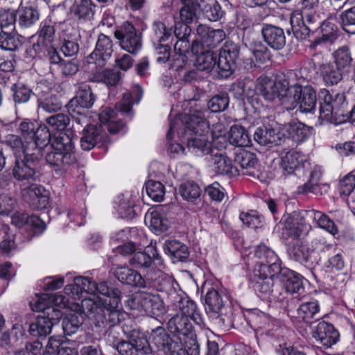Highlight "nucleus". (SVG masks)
Here are the masks:
<instances>
[{
    "mask_svg": "<svg viewBox=\"0 0 355 355\" xmlns=\"http://www.w3.org/2000/svg\"><path fill=\"white\" fill-rule=\"evenodd\" d=\"M175 132L180 141H187L188 150L196 156L211 154L216 149L210 139L209 123L200 110H193L189 114L177 116L170 123L167 139H173Z\"/></svg>",
    "mask_w": 355,
    "mask_h": 355,
    "instance_id": "nucleus-1",
    "label": "nucleus"
},
{
    "mask_svg": "<svg viewBox=\"0 0 355 355\" xmlns=\"http://www.w3.org/2000/svg\"><path fill=\"white\" fill-rule=\"evenodd\" d=\"M259 259L252 272V278L255 282V290L263 300L278 302L276 296L280 294L279 283H275L274 277L280 271L279 259L275 252L266 245H259L254 252Z\"/></svg>",
    "mask_w": 355,
    "mask_h": 355,
    "instance_id": "nucleus-2",
    "label": "nucleus"
},
{
    "mask_svg": "<svg viewBox=\"0 0 355 355\" xmlns=\"http://www.w3.org/2000/svg\"><path fill=\"white\" fill-rule=\"evenodd\" d=\"M21 137L15 135H8L5 142L10 147L16 158L21 154L33 156L40 159L43 156L44 149L49 144L50 131L45 125H39L31 121H22L19 128Z\"/></svg>",
    "mask_w": 355,
    "mask_h": 355,
    "instance_id": "nucleus-3",
    "label": "nucleus"
},
{
    "mask_svg": "<svg viewBox=\"0 0 355 355\" xmlns=\"http://www.w3.org/2000/svg\"><path fill=\"white\" fill-rule=\"evenodd\" d=\"M46 121L52 131L57 132L53 138L50 137L49 144L53 150L46 155V162L60 168L75 164L77 155L72 138L64 132L69 123V116L64 114H57L48 117Z\"/></svg>",
    "mask_w": 355,
    "mask_h": 355,
    "instance_id": "nucleus-4",
    "label": "nucleus"
},
{
    "mask_svg": "<svg viewBox=\"0 0 355 355\" xmlns=\"http://www.w3.org/2000/svg\"><path fill=\"white\" fill-rule=\"evenodd\" d=\"M99 127L90 123V119L86 123L80 139L81 148L85 150L93 148L98 142L105 143L107 139L105 129L111 134L119 132L123 128L122 121L118 120L115 112L110 107H105L99 114Z\"/></svg>",
    "mask_w": 355,
    "mask_h": 355,
    "instance_id": "nucleus-5",
    "label": "nucleus"
},
{
    "mask_svg": "<svg viewBox=\"0 0 355 355\" xmlns=\"http://www.w3.org/2000/svg\"><path fill=\"white\" fill-rule=\"evenodd\" d=\"M301 71L291 70L286 73L278 76L275 80L268 76H261L257 80V89L265 100L270 102H280L283 105L284 98L291 93L292 87L298 84Z\"/></svg>",
    "mask_w": 355,
    "mask_h": 355,
    "instance_id": "nucleus-6",
    "label": "nucleus"
},
{
    "mask_svg": "<svg viewBox=\"0 0 355 355\" xmlns=\"http://www.w3.org/2000/svg\"><path fill=\"white\" fill-rule=\"evenodd\" d=\"M95 287L96 296L104 307V312L97 315L98 324L102 328L116 325L124 315V313L118 309L121 301L120 291L109 288L104 282L99 284L95 283Z\"/></svg>",
    "mask_w": 355,
    "mask_h": 355,
    "instance_id": "nucleus-7",
    "label": "nucleus"
},
{
    "mask_svg": "<svg viewBox=\"0 0 355 355\" xmlns=\"http://www.w3.org/2000/svg\"><path fill=\"white\" fill-rule=\"evenodd\" d=\"M304 81L301 77L298 80V84L292 87L291 93H288V97L284 98L283 105L287 110H293L299 107L301 112L311 113L315 110L317 103V96L315 89L310 85L302 86Z\"/></svg>",
    "mask_w": 355,
    "mask_h": 355,
    "instance_id": "nucleus-8",
    "label": "nucleus"
},
{
    "mask_svg": "<svg viewBox=\"0 0 355 355\" xmlns=\"http://www.w3.org/2000/svg\"><path fill=\"white\" fill-rule=\"evenodd\" d=\"M94 103V97L90 87L86 85L80 86L76 96L67 105L68 112L76 125H81L89 121L86 112Z\"/></svg>",
    "mask_w": 355,
    "mask_h": 355,
    "instance_id": "nucleus-9",
    "label": "nucleus"
},
{
    "mask_svg": "<svg viewBox=\"0 0 355 355\" xmlns=\"http://www.w3.org/2000/svg\"><path fill=\"white\" fill-rule=\"evenodd\" d=\"M279 290L280 294L276 296L279 302H287L290 296L298 297L304 293L303 277L293 270L288 269L281 270Z\"/></svg>",
    "mask_w": 355,
    "mask_h": 355,
    "instance_id": "nucleus-10",
    "label": "nucleus"
},
{
    "mask_svg": "<svg viewBox=\"0 0 355 355\" xmlns=\"http://www.w3.org/2000/svg\"><path fill=\"white\" fill-rule=\"evenodd\" d=\"M128 304L132 309L143 311L152 317L159 316L166 311L159 295L148 293H136L129 300Z\"/></svg>",
    "mask_w": 355,
    "mask_h": 355,
    "instance_id": "nucleus-11",
    "label": "nucleus"
},
{
    "mask_svg": "<svg viewBox=\"0 0 355 355\" xmlns=\"http://www.w3.org/2000/svg\"><path fill=\"white\" fill-rule=\"evenodd\" d=\"M319 118L326 122L338 123L340 116L343 115L341 105L344 103V96L336 94L334 96L326 89L320 92Z\"/></svg>",
    "mask_w": 355,
    "mask_h": 355,
    "instance_id": "nucleus-12",
    "label": "nucleus"
},
{
    "mask_svg": "<svg viewBox=\"0 0 355 355\" xmlns=\"http://www.w3.org/2000/svg\"><path fill=\"white\" fill-rule=\"evenodd\" d=\"M115 37L119 40L123 49L130 53H136L141 48V39L136 32L135 27L125 21L119 30L114 33Z\"/></svg>",
    "mask_w": 355,
    "mask_h": 355,
    "instance_id": "nucleus-13",
    "label": "nucleus"
},
{
    "mask_svg": "<svg viewBox=\"0 0 355 355\" xmlns=\"http://www.w3.org/2000/svg\"><path fill=\"white\" fill-rule=\"evenodd\" d=\"M112 46V42L109 37L100 34L95 49L86 58L87 62L89 64H94L96 68L101 69L113 53Z\"/></svg>",
    "mask_w": 355,
    "mask_h": 355,
    "instance_id": "nucleus-14",
    "label": "nucleus"
},
{
    "mask_svg": "<svg viewBox=\"0 0 355 355\" xmlns=\"http://www.w3.org/2000/svg\"><path fill=\"white\" fill-rule=\"evenodd\" d=\"M60 310L48 309L46 315L37 316L36 320L29 327L33 336H46L51 331L53 326L62 317Z\"/></svg>",
    "mask_w": 355,
    "mask_h": 355,
    "instance_id": "nucleus-15",
    "label": "nucleus"
},
{
    "mask_svg": "<svg viewBox=\"0 0 355 355\" xmlns=\"http://www.w3.org/2000/svg\"><path fill=\"white\" fill-rule=\"evenodd\" d=\"M211 49L200 45L198 41L192 44L191 51L196 55L195 64L198 70L207 73L216 71L218 55Z\"/></svg>",
    "mask_w": 355,
    "mask_h": 355,
    "instance_id": "nucleus-16",
    "label": "nucleus"
},
{
    "mask_svg": "<svg viewBox=\"0 0 355 355\" xmlns=\"http://www.w3.org/2000/svg\"><path fill=\"white\" fill-rule=\"evenodd\" d=\"M238 54L239 50L235 45L225 46L220 50L216 67V72L220 77L227 78L232 73Z\"/></svg>",
    "mask_w": 355,
    "mask_h": 355,
    "instance_id": "nucleus-17",
    "label": "nucleus"
},
{
    "mask_svg": "<svg viewBox=\"0 0 355 355\" xmlns=\"http://www.w3.org/2000/svg\"><path fill=\"white\" fill-rule=\"evenodd\" d=\"M33 156L17 157L12 168V175L18 181H34L36 178V161Z\"/></svg>",
    "mask_w": 355,
    "mask_h": 355,
    "instance_id": "nucleus-18",
    "label": "nucleus"
},
{
    "mask_svg": "<svg viewBox=\"0 0 355 355\" xmlns=\"http://www.w3.org/2000/svg\"><path fill=\"white\" fill-rule=\"evenodd\" d=\"M130 263L140 268H148L152 263L157 267L158 270L164 268L162 259L157 252L155 243L152 242L146 246L145 252L135 253L130 259Z\"/></svg>",
    "mask_w": 355,
    "mask_h": 355,
    "instance_id": "nucleus-19",
    "label": "nucleus"
},
{
    "mask_svg": "<svg viewBox=\"0 0 355 355\" xmlns=\"http://www.w3.org/2000/svg\"><path fill=\"white\" fill-rule=\"evenodd\" d=\"M210 155L209 164L215 173L228 176H236L239 174V170L233 166L231 159L218 148H216Z\"/></svg>",
    "mask_w": 355,
    "mask_h": 355,
    "instance_id": "nucleus-20",
    "label": "nucleus"
},
{
    "mask_svg": "<svg viewBox=\"0 0 355 355\" xmlns=\"http://www.w3.org/2000/svg\"><path fill=\"white\" fill-rule=\"evenodd\" d=\"M65 294L70 295L75 300H80L85 297V295L96 294L95 282L87 277H76L73 284H68L64 287Z\"/></svg>",
    "mask_w": 355,
    "mask_h": 355,
    "instance_id": "nucleus-21",
    "label": "nucleus"
},
{
    "mask_svg": "<svg viewBox=\"0 0 355 355\" xmlns=\"http://www.w3.org/2000/svg\"><path fill=\"white\" fill-rule=\"evenodd\" d=\"M198 37L193 43L198 41L203 47L214 48L225 38V33L221 29H211L206 25L199 24L196 28Z\"/></svg>",
    "mask_w": 355,
    "mask_h": 355,
    "instance_id": "nucleus-22",
    "label": "nucleus"
},
{
    "mask_svg": "<svg viewBox=\"0 0 355 355\" xmlns=\"http://www.w3.org/2000/svg\"><path fill=\"white\" fill-rule=\"evenodd\" d=\"M339 336V333L334 327L324 321L320 322L313 330V337L326 347L336 344Z\"/></svg>",
    "mask_w": 355,
    "mask_h": 355,
    "instance_id": "nucleus-23",
    "label": "nucleus"
},
{
    "mask_svg": "<svg viewBox=\"0 0 355 355\" xmlns=\"http://www.w3.org/2000/svg\"><path fill=\"white\" fill-rule=\"evenodd\" d=\"M18 24L21 28L34 26L40 19V12L33 2L23 0L17 10Z\"/></svg>",
    "mask_w": 355,
    "mask_h": 355,
    "instance_id": "nucleus-24",
    "label": "nucleus"
},
{
    "mask_svg": "<svg viewBox=\"0 0 355 355\" xmlns=\"http://www.w3.org/2000/svg\"><path fill=\"white\" fill-rule=\"evenodd\" d=\"M303 213H308V211L294 212L285 222L286 228L291 231L290 234L295 238L299 237L302 232L311 230L310 218L305 216Z\"/></svg>",
    "mask_w": 355,
    "mask_h": 355,
    "instance_id": "nucleus-25",
    "label": "nucleus"
},
{
    "mask_svg": "<svg viewBox=\"0 0 355 355\" xmlns=\"http://www.w3.org/2000/svg\"><path fill=\"white\" fill-rule=\"evenodd\" d=\"M114 275L119 281L123 284L139 288L147 287V282L141 275L125 266H117L114 270Z\"/></svg>",
    "mask_w": 355,
    "mask_h": 355,
    "instance_id": "nucleus-26",
    "label": "nucleus"
},
{
    "mask_svg": "<svg viewBox=\"0 0 355 355\" xmlns=\"http://www.w3.org/2000/svg\"><path fill=\"white\" fill-rule=\"evenodd\" d=\"M145 220L157 234L166 232L171 225V223L166 215L165 209L163 207H159L147 213Z\"/></svg>",
    "mask_w": 355,
    "mask_h": 355,
    "instance_id": "nucleus-27",
    "label": "nucleus"
},
{
    "mask_svg": "<svg viewBox=\"0 0 355 355\" xmlns=\"http://www.w3.org/2000/svg\"><path fill=\"white\" fill-rule=\"evenodd\" d=\"M309 164L306 162V157L294 150L286 152L282 157L281 166L287 174H291L295 171H300L301 167L304 168Z\"/></svg>",
    "mask_w": 355,
    "mask_h": 355,
    "instance_id": "nucleus-28",
    "label": "nucleus"
},
{
    "mask_svg": "<svg viewBox=\"0 0 355 355\" xmlns=\"http://www.w3.org/2000/svg\"><path fill=\"white\" fill-rule=\"evenodd\" d=\"M262 35L268 45L275 50L282 49L286 44V36L282 28L266 24L262 28Z\"/></svg>",
    "mask_w": 355,
    "mask_h": 355,
    "instance_id": "nucleus-29",
    "label": "nucleus"
},
{
    "mask_svg": "<svg viewBox=\"0 0 355 355\" xmlns=\"http://www.w3.org/2000/svg\"><path fill=\"white\" fill-rule=\"evenodd\" d=\"M104 309L102 302L96 296V294L92 295V297H83L81 299V304L78 303L76 304V311H82L85 315L95 321V325L99 327L97 321V315L102 314Z\"/></svg>",
    "mask_w": 355,
    "mask_h": 355,
    "instance_id": "nucleus-30",
    "label": "nucleus"
},
{
    "mask_svg": "<svg viewBox=\"0 0 355 355\" xmlns=\"http://www.w3.org/2000/svg\"><path fill=\"white\" fill-rule=\"evenodd\" d=\"M235 162L241 166L243 175L258 176L257 171L255 170L257 159L253 153L244 149H240L236 153Z\"/></svg>",
    "mask_w": 355,
    "mask_h": 355,
    "instance_id": "nucleus-31",
    "label": "nucleus"
},
{
    "mask_svg": "<svg viewBox=\"0 0 355 355\" xmlns=\"http://www.w3.org/2000/svg\"><path fill=\"white\" fill-rule=\"evenodd\" d=\"M318 73L327 85H337L343 79V71L329 62L322 63L318 67Z\"/></svg>",
    "mask_w": 355,
    "mask_h": 355,
    "instance_id": "nucleus-32",
    "label": "nucleus"
},
{
    "mask_svg": "<svg viewBox=\"0 0 355 355\" xmlns=\"http://www.w3.org/2000/svg\"><path fill=\"white\" fill-rule=\"evenodd\" d=\"M303 214L305 216L310 218L313 224L316 227L325 230L332 235L337 234L338 230L334 221L325 214L314 209L308 210V213Z\"/></svg>",
    "mask_w": 355,
    "mask_h": 355,
    "instance_id": "nucleus-33",
    "label": "nucleus"
},
{
    "mask_svg": "<svg viewBox=\"0 0 355 355\" xmlns=\"http://www.w3.org/2000/svg\"><path fill=\"white\" fill-rule=\"evenodd\" d=\"M182 7L180 10V19L182 23H191L200 13V6L198 0H180Z\"/></svg>",
    "mask_w": 355,
    "mask_h": 355,
    "instance_id": "nucleus-34",
    "label": "nucleus"
},
{
    "mask_svg": "<svg viewBox=\"0 0 355 355\" xmlns=\"http://www.w3.org/2000/svg\"><path fill=\"white\" fill-rule=\"evenodd\" d=\"M175 306L179 309L178 313L190 318L198 324L201 323L202 318L197 311L196 304L194 302L190 300L188 297H183L177 302Z\"/></svg>",
    "mask_w": 355,
    "mask_h": 355,
    "instance_id": "nucleus-35",
    "label": "nucleus"
},
{
    "mask_svg": "<svg viewBox=\"0 0 355 355\" xmlns=\"http://www.w3.org/2000/svg\"><path fill=\"white\" fill-rule=\"evenodd\" d=\"M288 136L296 142L306 139L311 133V128L299 121H292L285 125Z\"/></svg>",
    "mask_w": 355,
    "mask_h": 355,
    "instance_id": "nucleus-36",
    "label": "nucleus"
},
{
    "mask_svg": "<svg viewBox=\"0 0 355 355\" xmlns=\"http://www.w3.org/2000/svg\"><path fill=\"white\" fill-rule=\"evenodd\" d=\"M190 320V318L178 313L168 322V328L172 333L187 336L192 329Z\"/></svg>",
    "mask_w": 355,
    "mask_h": 355,
    "instance_id": "nucleus-37",
    "label": "nucleus"
},
{
    "mask_svg": "<svg viewBox=\"0 0 355 355\" xmlns=\"http://www.w3.org/2000/svg\"><path fill=\"white\" fill-rule=\"evenodd\" d=\"M163 249L166 254L182 261L189 256L187 247L176 240H166L163 245Z\"/></svg>",
    "mask_w": 355,
    "mask_h": 355,
    "instance_id": "nucleus-38",
    "label": "nucleus"
},
{
    "mask_svg": "<svg viewBox=\"0 0 355 355\" xmlns=\"http://www.w3.org/2000/svg\"><path fill=\"white\" fill-rule=\"evenodd\" d=\"M55 37L54 26L49 21H43L40 24L38 32L37 44L44 47L50 46Z\"/></svg>",
    "mask_w": 355,
    "mask_h": 355,
    "instance_id": "nucleus-39",
    "label": "nucleus"
},
{
    "mask_svg": "<svg viewBox=\"0 0 355 355\" xmlns=\"http://www.w3.org/2000/svg\"><path fill=\"white\" fill-rule=\"evenodd\" d=\"M210 139L215 148H224L227 146L226 128L223 123L218 122L212 125L209 130Z\"/></svg>",
    "mask_w": 355,
    "mask_h": 355,
    "instance_id": "nucleus-40",
    "label": "nucleus"
},
{
    "mask_svg": "<svg viewBox=\"0 0 355 355\" xmlns=\"http://www.w3.org/2000/svg\"><path fill=\"white\" fill-rule=\"evenodd\" d=\"M83 322V315L78 311L67 314L62 322V329L65 334L71 336L77 332Z\"/></svg>",
    "mask_w": 355,
    "mask_h": 355,
    "instance_id": "nucleus-41",
    "label": "nucleus"
},
{
    "mask_svg": "<svg viewBox=\"0 0 355 355\" xmlns=\"http://www.w3.org/2000/svg\"><path fill=\"white\" fill-rule=\"evenodd\" d=\"M229 141L236 146H248L250 139L246 130L241 125H232L229 132Z\"/></svg>",
    "mask_w": 355,
    "mask_h": 355,
    "instance_id": "nucleus-42",
    "label": "nucleus"
},
{
    "mask_svg": "<svg viewBox=\"0 0 355 355\" xmlns=\"http://www.w3.org/2000/svg\"><path fill=\"white\" fill-rule=\"evenodd\" d=\"M129 337L131 340L135 341V352L134 355H151L152 349L148 340L142 333L132 330L130 332Z\"/></svg>",
    "mask_w": 355,
    "mask_h": 355,
    "instance_id": "nucleus-43",
    "label": "nucleus"
},
{
    "mask_svg": "<svg viewBox=\"0 0 355 355\" xmlns=\"http://www.w3.org/2000/svg\"><path fill=\"white\" fill-rule=\"evenodd\" d=\"M71 15L78 19H87L93 15L90 0H76L70 8Z\"/></svg>",
    "mask_w": 355,
    "mask_h": 355,
    "instance_id": "nucleus-44",
    "label": "nucleus"
},
{
    "mask_svg": "<svg viewBox=\"0 0 355 355\" xmlns=\"http://www.w3.org/2000/svg\"><path fill=\"white\" fill-rule=\"evenodd\" d=\"M135 200L130 194H123L119 196L117 211L119 214L125 218H132L135 215Z\"/></svg>",
    "mask_w": 355,
    "mask_h": 355,
    "instance_id": "nucleus-45",
    "label": "nucleus"
},
{
    "mask_svg": "<svg viewBox=\"0 0 355 355\" xmlns=\"http://www.w3.org/2000/svg\"><path fill=\"white\" fill-rule=\"evenodd\" d=\"M33 203L37 204L38 209H44L49 205V198L43 187L37 184H32L27 190Z\"/></svg>",
    "mask_w": 355,
    "mask_h": 355,
    "instance_id": "nucleus-46",
    "label": "nucleus"
},
{
    "mask_svg": "<svg viewBox=\"0 0 355 355\" xmlns=\"http://www.w3.org/2000/svg\"><path fill=\"white\" fill-rule=\"evenodd\" d=\"M51 296L47 293L35 294L30 302V305L33 311H42V315H46L48 309L59 310L54 307H51Z\"/></svg>",
    "mask_w": 355,
    "mask_h": 355,
    "instance_id": "nucleus-47",
    "label": "nucleus"
},
{
    "mask_svg": "<svg viewBox=\"0 0 355 355\" xmlns=\"http://www.w3.org/2000/svg\"><path fill=\"white\" fill-rule=\"evenodd\" d=\"M243 85L245 87L244 96L248 102L252 104L256 111L260 110L261 106L258 102V94L256 89L257 88V84H256L250 78H245L243 80Z\"/></svg>",
    "mask_w": 355,
    "mask_h": 355,
    "instance_id": "nucleus-48",
    "label": "nucleus"
},
{
    "mask_svg": "<svg viewBox=\"0 0 355 355\" xmlns=\"http://www.w3.org/2000/svg\"><path fill=\"white\" fill-rule=\"evenodd\" d=\"M11 89L13 92V99L17 103L28 102L33 94L31 89L21 82L14 84Z\"/></svg>",
    "mask_w": 355,
    "mask_h": 355,
    "instance_id": "nucleus-49",
    "label": "nucleus"
},
{
    "mask_svg": "<svg viewBox=\"0 0 355 355\" xmlns=\"http://www.w3.org/2000/svg\"><path fill=\"white\" fill-rule=\"evenodd\" d=\"M336 66L343 71L349 67L352 61L351 52L347 46H342L334 53Z\"/></svg>",
    "mask_w": 355,
    "mask_h": 355,
    "instance_id": "nucleus-50",
    "label": "nucleus"
},
{
    "mask_svg": "<svg viewBox=\"0 0 355 355\" xmlns=\"http://www.w3.org/2000/svg\"><path fill=\"white\" fill-rule=\"evenodd\" d=\"M320 308L317 301H311L300 305L297 310V315L306 322H309L319 312Z\"/></svg>",
    "mask_w": 355,
    "mask_h": 355,
    "instance_id": "nucleus-51",
    "label": "nucleus"
},
{
    "mask_svg": "<svg viewBox=\"0 0 355 355\" xmlns=\"http://www.w3.org/2000/svg\"><path fill=\"white\" fill-rule=\"evenodd\" d=\"M171 31L167 29L162 21H156L152 26L151 40L154 45L161 43L168 39Z\"/></svg>",
    "mask_w": 355,
    "mask_h": 355,
    "instance_id": "nucleus-52",
    "label": "nucleus"
},
{
    "mask_svg": "<svg viewBox=\"0 0 355 355\" xmlns=\"http://www.w3.org/2000/svg\"><path fill=\"white\" fill-rule=\"evenodd\" d=\"M146 191L148 196L154 201L161 202L164 199L165 189L163 184L153 180L146 184Z\"/></svg>",
    "mask_w": 355,
    "mask_h": 355,
    "instance_id": "nucleus-53",
    "label": "nucleus"
},
{
    "mask_svg": "<svg viewBox=\"0 0 355 355\" xmlns=\"http://www.w3.org/2000/svg\"><path fill=\"white\" fill-rule=\"evenodd\" d=\"M205 304L209 310L214 313H218L223 306V301L218 291L210 288L207 291L205 297Z\"/></svg>",
    "mask_w": 355,
    "mask_h": 355,
    "instance_id": "nucleus-54",
    "label": "nucleus"
},
{
    "mask_svg": "<svg viewBox=\"0 0 355 355\" xmlns=\"http://www.w3.org/2000/svg\"><path fill=\"white\" fill-rule=\"evenodd\" d=\"M254 138L260 144L276 142V133L272 128H258L254 132Z\"/></svg>",
    "mask_w": 355,
    "mask_h": 355,
    "instance_id": "nucleus-55",
    "label": "nucleus"
},
{
    "mask_svg": "<svg viewBox=\"0 0 355 355\" xmlns=\"http://www.w3.org/2000/svg\"><path fill=\"white\" fill-rule=\"evenodd\" d=\"M121 77L118 72L112 70L98 71L94 79L96 82H103L107 85L114 86L119 81Z\"/></svg>",
    "mask_w": 355,
    "mask_h": 355,
    "instance_id": "nucleus-56",
    "label": "nucleus"
},
{
    "mask_svg": "<svg viewBox=\"0 0 355 355\" xmlns=\"http://www.w3.org/2000/svg\"><path fill=\"white\" fill-rule=\"evenodd\" d=\"M229 105V97L222 93L213 96L208 102V107L212 112H219L225 110Z\"/></svg>",
    "mask_w": 355,
    "mask_h": 355,
    "instance_id": "nucleus-57",
    "label": "nucleus"
},
{
    "mask_svg": "<svg viewBox=\"0 0 355 355\" xmlns=\"http://www.w3.org/2000/svg\"><path fill=\"white\" fill-rule=\"evenodd\" d=\"M180 193L184 199L193 201L200 196V189L196 184L188 182L180 186Z\"/></svg>",
    "mask_w": 355,
    "mask_h": 355,
    "instance_id": "nucleus-58",
    "label": "nucleus"
},
{
    "mask_svg": "<svg viewBox=\"0 0 355 355\" xmlns=\"http://www.w3.org/2000/svg\"><path fill=\"white\" fill-rule=\"evenodd\" d=\"M239 218L244 224L254 229L261 227L263 222V218L259 215L256 211H250L246 213L242 212Z\"/></svg>",
    "mask_w": 355,
    "mask_h": 355,
    "instance_id": "nucleus-59",
    "label": "nucleus"
},
{
    "mask_svg": "<svg viewBox=\"0 0 355 355\" xmlns=\"http://www.w3.org/2000/svg\"><path fill=\"white\" fill-rule=\"evenodd\" d=\"M288 254L294 259L300 262H306L309 260L310 252L308 249L300 244L299 241L296 243L288 249Z\"/></svg>",
    "mask_w": 355,
    "mask_h": 355,
    "instance_id": "nucleus-60",
    "label": "nucleus"
},
{
    "mask_svg": "<svg viewBox=\"0 0 355 355\" xmlns=\"http://www.w3.org/2000/svg\"><path fill=\"white\" fill-rule=\"evenodd\" d=\"M177 42L174 45V51L175 54H178V60H181V64H178V67L185 64L187 62V53H189L190 44L188 39H177Z\"/></svg>",
    "mask_w": 355,
    "mask_h": 355,
    "instance_id": "nucleus-61",
    "label": "nucleus"
},
{
    "mask_svg": "<svg viewBox=\"0 0 355 355\" xmlns=\"http://www.w3.org/2000/svg\"><path fill=\"white\" fill-rule=\"evenodd\" d=\"M19 41L11 33L0 32V47L6 51H15L18 47Z\"/></svg>",
    "mask_w": 355,
    "mask_h": 355,
    "instance_id": "nucleus-62",
    "label": "nucleus"
},
{
    "mask_svg": "<svg viewBox=\"0 0 355 355\" xmlns=\"http://www.w3.org/2000/svg\"><path fill=\"white\" fill-rule=\"evenodd\" d=\"M204 14L209 21H216L223 15L220 6L214 1H210L205 8Z\"/></svg>",
    "mask_w": 355,
    "mask_h": 355,
    "instance_id": "nucleus-63",
    "label": "nucleus"
},
{
    "mask_svg": "<svg viewBox=\"0 0 355 355\" xmlns=\"http://www.w3.org/2000/svg\"><path fill=\"white\" fill-rule=\"evenodd\" d=\"M16 200L6 193L0 194V216L8 215L16 206Z\"/></svg>",
    "mask_w": 355,
    "mask_h": 355,
    "instance_id": "nucleus-64",
    "label": "nucleus"
}]
</instances>
